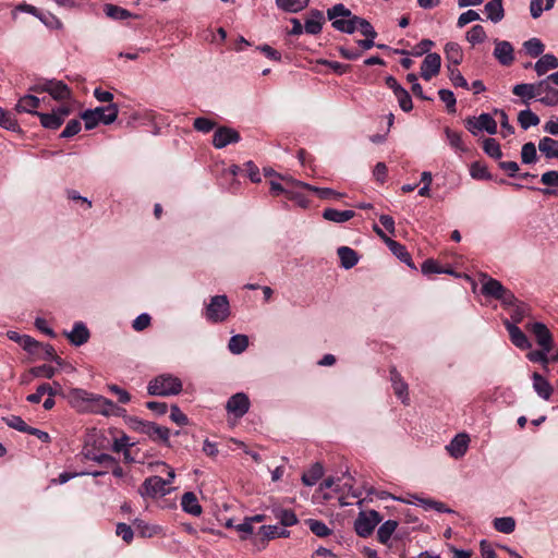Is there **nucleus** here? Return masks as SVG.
<instances>
[{"mask_svg":"<svg viewBox=\"0 0 558 558\" xmlns=\"http://www.w3.org/2000/svg\"><path fill=\"white\" fill-rule=\"evenodd\" d=\"M48 94L56 100H65L71 97V89L62 81L50 80Z\"/></svg>","mask_w":558,"mask_h":558,"instance_id":"25","label":"nucleus"},{"mask_svg":"<svg viewBox=\"0 0 558 558\" xmlns=\"http://www.w3.org/2000/svg\"><path fill=\"white\" fill-rule=\"evenodd\" d=\"M494 57L501 65L509 66L514 61V49L507 40L495 39Z\"/></svg>","mask_w":558,"mask_h":558,"instance_id":"11","label":"nucleus"},{"mask_svg":"<svg viewBox=\"0 0 558 558\" xmlns=\"http://www.w3.org/2000/svg\"><path fill=\"white\" fill-rule=\"evenodd\" d=\"M258 535L262 536L263 541H270L277 537H289L290 531L278 525H263L259 527Z\"/></svg>","mask_w":558,"mask_h":558,"instance_id":"30","label":"nucleus"},{"mask_svg":"<svg viewBox=\"0 0 558 558\" xmlns=\"http://www.w3.org/2000/svg\"><path fill=\"white\" fill-rule=\"evenodd\" d=\"M104 12L107 15V17L113 21H124L130 17H138V15L133 14L129 10L112 3H106L104 5Z\"/></svg>","mask_w":558,"mask_h":558,"instance_id":"24","label":"nucleus"},{"mask_svg":"<svg viewBox=\"0 0 558 558\" xmlns=\"http://www.w3.org/2000/svg\"><path fill=\"white\" fill-rule=\"evenodd\" d=\"M521 159L525 165L534 163L537 160V153L534 143L529 142L522 146Z\"/></svg>","mask_w":558,"mask_h":558,"instance_id":"51","label":"nucleus"},{"mask_svg":"<svg viewBox=\"0 0 558 558\" xmlns=\"http://www.w3.org/2000/svg\"><path fill=\"white\" fill-rule=\"evenodd\" d=\"M40 100L34 95H25L21 97L15 105V111L17 113H31L37 116L36 109L39 107Z\"/></svg>","mask_w":558,"mask_h":558,"instance_id":"19","label":"nucleus"},{"mask_svg":"<svg viewBox=\"0 0 558 558\" xmlns=\"http://www.w3.org/2000/svg\"><path fill=\"white\" fill-rule=\"evenodd\" d=\"M354 216L355 213L353 210H338L335 208H326L323 211L324 219L338 223L345 222L353 218Z\"/></svg>","mask_w":558,"mask_h":558,"instance_id":"32","label":"nucleus"},{"mask_svg":"<svg viewBox=\"0 0 558 558\" xmlns=\"http://www.w3.org/2000/svg\"><path fill=\"white\" fill-rule=\"evenodd\" d=\"M310 0H276V4L279 9L290 12L298 13L307 7Z\"/></svg>","mask_w":558,"mask_h":558,"instance_id":"37","label":"nucleus"},{"mask_svg":"<svg viewBox=\"0 0 558 558\" xmlns=\"http://www.w3.org/2000/svg\"><path fill=\"white\" fill-rule=\"evenodd\" d=\"M354 14L347 19H339L332 22V27L337 31L347 34H353L357 29V24L354 21Z\"/></svg>","mask_w":558,"mask_h":558,"instance_id":"44","label":"nucleus"},{"mask_svg":"<svg viewBox=\"0 0 558 558\" xmlns=\"http://www.w3.org/2000/svg\"><path fill=\"white\" fill-rule=\"evenodd\" d=\"M532 379L535 392L544 400H549L550 396L553 395L554 388L548 383V380L536 372L533 373Z\"/></svg>","mask_w":558,"mask_h":558,"instance_id":"21","label":"nucleus"},{"mask_svg":"<svg viewBox=\"0 0 558 558\" xmlns=\"http://www.w3.org/2000/svg\"><path fill=\"white\" fill-rule=\"evenodd\" d=\"M40 123L44 128L49 130H58L62 125V117L56 113H37Z\"/></svg>","mask_w":558,"mask_h":558,"instance_id":"43","label":"nucleus"},{"mask_svg":"<svg viewBox=\"0 0 558 558\" xmlns=\"http://www.w3.org/2000/svg\"><path fill=\"white\" fill-rule=\"evenodd\" d=\"M445 56L448 65L458 66L463 60V51L458 43H447L445 46Z\"/></svg>","mask_w":558,"mask_h":558,"instance_id":"26","label":"nucleus"},{"mask_svg":"<svg viewBox=\"0 0 558 558\" xmlns=\"http://www.w3.org/2000/svg\"><path fill=\"white\" fill-rule=\"evenodd\" d=\"M483 149L492 158L500 159L502 156L499 143L493 137L484 140Z\"/></svg>","mask_w":558,"mask_h":558,"instance_id":"50","label":"nucleus"},{"mask_svg":"<svg viewBox=\"0 0 558 558\" xmlns=\"http://www.w3.org/2000/svg\"><path fill=\"white\" fill-rule=\"evenodd\" d=\"M205 318L211 324H218L227 320L230 316V303L227 295H215L205 306Z\"/></svg>","mask_w":558,"mask_h":558,"instance_id":"3","label":"nucleus"},{"mask_svg":"<svg viewBox=\"0 0 558 558\" xmlns=\"http://www.w3.org/2000/svg\"><path fill=\"white\" fill-rule=\"evenodd\" d=\"M93 111L97 112V120L99 123L101 122L104 124L112 123L117 119L119 112L116 104H109L106 107H97Z\"/></svg>","mask_w":558,"mask_h":558,"instance_id":"27","label":"nucleus"},{"mask_svg":"<svg viewBox=\"0 0 558 558\" xmlns=\"http://www.w3.org/2000/svg\"><path fill=\"white\" fill-rule=\"evenodd\" d=\"M390 380L395 395L404 402V399L408 398V384L402 379L396 367L390 368Z\"/></svg>","mask_w":558,"mask_h":558,"instance_id":"23","label":"nucleus"},{"mask_svg":"<svg viewBox=\"0 0 558 558\" xmlns=\"http://www.w3.org/2000/svg\"><path fill=\"white\" fill-rule=\"evenodd\" d=\"M512 94L515 96L522 97V98H527V99L536 98L537 97L536 84H525V83L517 84L512 88Z\"/></svg>","mask_w":558,"mask_h":558,"instance_id":"46","label":"nucleus"},{"mask_svg":"<svg viewBox=\"0 0 558 558\" xmlns=\"http://www.w3.org/2000/svg\"><path fill=\"white\" fill-rule=\"evenodd\" d=\"M324 475V466L322 463H314L306 472L302 475V483L305 486H314Z\"/></svg>","mask_w":558,"mask_h":558,"instance_id":"31","label":"nucleus"},{"mask_svg":"<svg viewBox=\"0 0 558 558\" xmlns=\"http://www.w3.org/2000/svg\"><path fill=\"white\" fill-rule=\"evenodd\" d=\"M441 66V58L438 53H427L421 65V76L425 81L432 80L436 76Z\"/></svg>","mask_w":558,"mask_h":558,"instance_id":"13","label":"nucleus"},{"mask_svg":"<svg viewBox=\"0 0 558 558\" xmlns=\"http://www.w3.org/2000/svg\"><path fill=\"white\" fill-rule=\"evenodd\" d=\"M466 39L472 45L481 44L486 39V33L482 25H474L471 27V29L466 33Z\"/></svg>","mask_w":558,"mask_h":558,"instance_id":"54","label":"nucleus"},{"mask_svg":"<svg viewBox=\"0 0 558 558\" xmlns=\"http://www.w3.org/2000/svg\"><path fill=\"white\" fill-rule=\"evenodd\" d=\"M300 185L305 190L314 192L320 199H338L342 196V194L328 187H316L307 183H300Z\"/></svg>","mask_w":558,"mask_h":558,"instance_id":"40","label":"nucleus"},{"mask_svg":"<svg viewBox=\"0 0 558 558\" xmlns=\"http://www.w3.org/2000/svg\"><path fill=\"white\" fill-rule=\"evenodd\" d=\"M538 149L542 154L545 155L546 158H557L558 159V141L551 137H543L538 143Z\"/></svg>","mask_w":558,"mask_h":558,"instance_id":"35","label":"nucleus"},{"mask_svg":"<svg viewBox=\"0 0 558 558\" xmlns=\"http://www.w3.org/2000/svg\"><path fill=\"white\" fill-rule=\"evenodd\" d=\"M305 523L311 532L318 537H327L332 533V530L329 529L323 521L308 519L305 521Z\"/></svg>","mask_w":558,"mask_h":558,"instance_id":"45","label":"nucleus"},{"mask_svg":"<svg viewBox=\"0 0 558 558\" xmlns=\"http://www.w3.org/2000/svg\"><path fill=\"white\" fill-rule=\"evenodd\" d=\"M558 68V58L554 54L547 53L542 56L535 63L534 69L537 75H544L550 69Z\"/></svg>","mask_w":558,"mask_h":558,"instance_id":"34","label":"nucleus"},{"mask_svg":"<svg viewBox=\"0 0 558 558\" xmlns=\"http://www.w3.org/2000/svg\"><path fill=\"white\" fill-rule=\"evenodd\" d=\"M241 140L240 133L229 126H219L216 129L213 136V145L215 148H223L229 144L239 143Z\"/></svg>","mask_w":558,"mask_h":558,"instance_id":"8","label":"nucleus"},{"mask_svg":"<svg viewBox=\"0 0 558 558\" xmlns=\"http://www.w3.org/2000/svg\"><path fill=\"white\" fill-rule=\"evenodd\" d=\"M324 24V15L319 10H311L308 19L305 21V32L311 35H316L322 32Z\"/></svg>","mask_w":558,"mask_h":558,"instance_id":"22","label":"nucleus"},{"mask_svg":"<svg viewBox=\"0 0 558 558\" xmlns=\"http://www.w3.org/2000/svg\"><path fill=\"white\" fill-rule=\"evenodd\" d=\"M465 128L473 135H477L480 131H486L489 134L497 133V123L489 113H482L477 118L469 117L464 121Z\"/></svg>","mask_w":558,"mask_h":558,"instance_id":"6","label":"nucleus"},{"mask_svg":"<svg viewBox=\"0 0 558 558\" xmlns=\"http://www.w3.org/2000/svg\"><path fill=\"white\" fill-rule=\"evenodd\" d=\"M551 81L548 76L536 84L537 97L542 96L538 100L545 106L558 105V89L550 85Z\"/></svg>","mask_w":558,"mask_h":558,"instance_id":"9","label":"nucleus"},{"mask_svg":"<svg viewBox=\"0 0 558 558\" xmlns=\"http://www.w3.org/2000/svg\"><path fill=\"white\" fill-rule=\"evenodd\" d=\"M60 391L61 385L59 383H44L37 387L36 392L28 395L26 400L31 403H39L44 396L48 395L49 397H56Z\"/></svg>","mask_w":558,"mask_h":558,"instance_id":"15","label":"nucleus"},{"mask_svg":"<svg viewBox=\"0 0 558 558\" xmlns=\"http://www.w3.org/2000/svg\"><path fill=\"white\" fill-rule=\"evenodd\" d=\"M130 426L142 434L147 435L154 441L169 442L170 430L167 427L159 426L156 423L142 421L136 417L130 418Z\"/></svg>","mask_w":558,"mask_h":558,"instance_id":"4","label":"nucleus"},{"mask_svg":"<svg viewBox=\"0 0 558 558\" xmlns=\"http://www.w3.org/2000/svg\"><path fill=\"white\" fill-rule=\"evenodd\" d=\"M481 282H482L481 293L484 296L493 298V299L497 300L500 292L504 291L505 286L499 280L494 279L486 274L483 275Z\"/></svg>","mask_w":558,"mask_h":558,"instance_id":"18","label":"nucleus"},{"mask_svg":"<svg viewBox=\"0 0 558 558\" xmlns=\"http://www.w3.org/2000/svg\"><path fill=\"white\" fill-rule=\"evenodd\" d=\"M381 520L383 517L376 510L361 511L355 519L354 530L359 536L366 538L373 534Z\"/></svg>","mask_w":558,"mask_h":558,"instance_id":"5","label":"nucleus"},{"mask_svg":"<svg viewBox=\"0 0 558 558\" xmlns=\"http://www.w3.org/2000/svg\"><path fill=\"white\" fill-rule=\"evenodd\" d=\"M398 99L400 108L404 112H409L413 109V102L410 94L404 89L400 88L399 93L395 95Z\"/></svg>","mask_w":558,"mask_h":558,"instance_id":"64","label":"nucleus"},{"mask_svg":"<svg viewBox=\"0 0 558 558\" xmlns=\"http://www.w3.org/2000/svg\"><path fill=\"white\" fill-rule=\"evenodd\" d=\"M20 345L29 354L35 356V354H38L39 347H41V343L28 335H23L21 338Z\"/></svg>","mask_w":558,"mask_h":558,"instance_id":"57","label":"nucleus"},{"mask_svg":"<svg viewBox=\"0 0 558 558\" xmlns=\"http://www.w3.org/2000/svg\"><path fill=\"white\" fill-rule=\"evenodd\" d=\"M422 272L424 275L432 274H452L451 270L444 269L436 260L428 258L422 264Z\"/></svg>","mask_w":558,"mask_h":558,"instance_id":"55","label":"nucleus"},{"mask_svg":"<svg viewBox=\"0 0 558 558\" xmlns=\"http://www.w3.org/2000/svg\"><path fill=\"white\" fill-rule=\"evenodd\" d=\"M341 266L345 269L354 267L359 263L357 253L349 246H340L337 251Z\"/></svg>","mask_w":558,"mask_h":558,"instance_id":"28","label":"nucleus"},{"mask_svg":"<svg viewBox=\"0 0 558 558\" xmlns=\"http://www.w3.org/2000/svg\"><path fill=\"white\" fill-rule=\"evenodd\" d=\"M534 335L537 344L545 351H551L554 348V339L550 330L543 323H534L530 328Z\"/></svg>","mask_w":558,"mask_h":558,"instance_id":"12","label":"nucleus"},{"mask_svg":"<svg viewBox=\"0 0 558 558\" xmlns=\"http://www.w3.org/2000/svg\"><path fill=\"white\" fill-rule=\"evenodd\" d=\"M470 438L466 434H458L453 437L446 449L450 453L451 457L459 459L462 458L469 447Z\"/></svg>","mask_w":558,"mask_h":558,"instance_id":"17","label":"nucleus"},{"mask_svg":"<svg viewBox=\"0 0 558 558\" xmlns=\"http://www.w3.org/2000/svg\"><path fill=\"white\" fill-rule=\"evenodd\" d=\"M193 128L202 133H209L216 128V122L204 117L196 118Z\"/></svg>","mask_w":558,"mask_h":558,"instance_id":"61","label":"nucleus"},{"mask_svg":"<svg viewBox=\"0 0 558 558\" xmlns=\"http://www.w3.org/2000/svg\"><path fill=\"white\" fill-rule=\"evenodd\" d=\"M354 21L357 24V29L361 32V34L367 38H376L377 32L374 29L372 24L360 16H354Z\"/></svg>","mask_w":558,"mask_h":558,"instance_id":"56","label":"nucleus"},{"mask_svg":"<svg viewBox=\"0 0 558 558\" xmlns=\"http://www.w3.org/2000/svg\"><path fill=\"white\" fill-rule=\"evenodd\" d=\"M69 341L76 347L86 343L90 337L89 330L82 322H76L70 332H65Z\"/></svg>","mask_w":558,"mask_h":558,"instance_id":"16","label":"nucleus"},{"mask_svg":"<svg viewBox=\"0 0 558 558\" xmlns=\"http://www.w3.org/2000/svg\"><path fill=\"white\" fill-rule=\"evenodd\" d=\"M523 48L526 54H529L532 58H537L542 56V53L544 52L545 45L542 43L541 39L534 37L524 41Z\"/></svg>","mask_w":558,"mask_h":558,"instance_id":"42","label":"nucleus"},{"mask_svg":"<svg viewBox=\"0 0 558 558\" xmlns=\"http://www.w3.org/2000/svg\"><path fill=\"white\" fill-rule=\"evenodd\" d=\"M387 245L401 262L405 263L411 268H415L412 263V257L404 245L391 239H387Z\"/></svg>","mask_w":558,"mask_h":558,"instance_id":"33","label":"nucleus"},{"mask_svg":"<svg viewBox=\"0 0 558 558\" xmlns=\"http://www.w3.org/2000/svg\"><path fill=\"white\" fill-rule=\"evenodd\" d=\"M327 15H328V19L333 22L335 20H338L337 19L338 16L347 19L348 16H351L353 14L342 3H338L327 11Z\"/></svg>","mask_w":558,"mask_h":558,"instance_id":"62","label":"nucleus"},{"mask_svg":"<svg viewBox=\"0 0 558 558\" xmlns=\"http://www.w3.org/2000/svg\"><path fill=\"white\" fill-rule=\"evenodd\" d=\"M57 373V368L50 366V365H39V366H35V367H32L29 369V374L33 376V377H44V378H48V379H51Z\"/></svg>","mask_w":558,"mask_h":558,"instance_id":"60","label":"nucleus"},{"mask_svg":"<svg viewBox=\"0 0 558 558\" xmlns=\"http://www.w3.org/2000/svg\"><path fill=\"white\" fill-rule=\"evenodd\" d=\"M485 13L487 19L493 23L500 22L505 16L502 0H490L485 4Z\"/></svg>","mask_w":558,"mask_h":558,"instance_id":"29","label":"nucleus"},{"mask_svg":"<svg viewBox=\"0 0 558 558\" xmlns=\"http://www.w3.org/2000/svg\"><path fill=\"white\" fill-rule=\"evenodd\" d=\"M415 499L420 502L421 506H423L425 509H435L438 512H447L452 513L453 510L448 508L444 502L437 501L430 498H422V497H415Z\"/></svg>","mask_w":558,"mask_h":558,"instance_id":"49","label":"nucleus"},{"mask_svg":"<svg viewBox=\"0 0 558 558\" xmlns=\"http://www.w3.org/2000/svg\"><path fill=\"white\" fill-rule=\"evenodd\" d=\"M0 126L10 130L15 131L19 129V123L16 119L14 118L13 113L4 110L0 107Z\"/></svg>","mask_w":558,"mask_h":558,"instance_id":"52","label":"nucleus"},{"mask_svg":"<svg viewBox=\"0 0 558 558\" xmlns=\"http://www.w3.org/2000/svg\"><path fill=\"white\" fill-rule=\"evenodd\" d=\"M171 483L170 480H165L160 476L154 475L147 477L142 486L140 487V494L142 496L155 498L157 496H163L168 493L167 486Z\"/></svg>","mask_w":558,"mask_h":558,"instance_id":"7","label":"nucleus"},{"mask_svg":"<svg viewBox=\"0 0 558 558\" xmlns=\"http://www.w3.org/2000/svg\"><path fill=\"white\" fill-rule=\"evenodd\" d=\"M182 390V381L171 374H161L148 383L147 392L149 396H174Z\"/></svg>","mask_w":558,"mask_h":558,"instance_id":"2","label":"nucleus"},{"mask_svg":"<svg viewBox=\"0 0 558 558\" xmlns=\"http://www.w3.org/2000/svg\"><path fill=\"white\" fill-rule=\"evenodd\" d=\"M274 515L283 526H293L298 523L296 514L291 509H275Z\"/></svg>","mask_w":558,"mask_h":558,"instance_id":"39","label":"nucleus"},{"mask_svg":"<svg viewBox=\"0 0 558 558\" xmlns=\"http://www.w3.org/2000/svg\"><path fill=\"white\" fill-rule=\"evenodd\" d=\"M518 122L523 130L539 124V117L530 109L521 110L518 114Z\"/></svg>","mask_w":558,"mask_h":558,"instance_id":"38","label":"nucleus"},{"mask_svg":"<svg viewBox=\"0 0 558 558\" xmlns=\"http://www.w3.org/2000/svg\"><path fill=\"white\" fill-rule=\"evenodd\" d=\"M248 347V338L245 335L232 336L229 340L228 348L233 354H240Z\"/></svg>","mask_w":558,"mask_h":558,"instance_id":"41","label":"nucleus"},{"mask_svg":"<svg viewBox=\"0 0 558 558\" xmlns=\"http://www.w3.org/2000/svg\"><path fill=\"white\" fill-rule=\"evenodd\" d=\"M398 522L395 520H387L384 522L377 531V539L381 544H387L391 538V535L396 531Z\"/></svg>","mask_w":558,"mask_h":558,"instance_id":"36","label":"nucleus"},{"mask_svg":"<svg viewBox=\"0 0 558 558\" xmlns=\"http://www.w3.org/2000/svg\"><path fill=\"white\" fill-rule=\"evenodd\" d=\"M181 507L183 511L192 515L198 517L203 512V508L193 492H186L181 498Z\"/></svg>","mask_w":558,"mask_h":558,"instance_id":"20","label":"nucleus"},{"mask_svg":"<svg viewBox=\"0 0 558 558\" xmlns=\"http://www.w3.org/2000/svg\"><path fill=\"white\" fill-rule=\"evenodd\" d=\"M3 421L5 422V424L11 427V428H14L19 432H22V433H27L28 430V425L24 422V420L21 417V416H17V415H11L9 417H3Z\"/></svg>","mask_w":558,"mask_h":558,"instance_id":"63","label":"nucleus"},{"mask_svg":"<svg viewBox=\"0 0 558 558\" xmlns=\"http://www.w3.org/2000/svg\"><path fill=\"white\" fill-rule=\"evenodd\" d=\"M449 71V78L452 84L457 87H462L464 89H469V84L466 80L463 77L458 66L447 65Z\"/></svg>","mask_w":558,"mask_h":558,"instance_id":"59","label":"nucleus"},{"mask_svg":"<svg viewBox=\"0 0 558 558\" xmlns=\"http://www.w3.org/2000/svg\"><path fill=\"white\" fill-rule=\"evenodd\" d=\"M510 307H511L510 316H511V319L513 320L512 324L521 323L527 313L526 304L518 300L517 304L511 305Z\"/></svg>","mask_w":558,"mask_h":558,"instance_id":"58","label":"nucleus"},{"mask_svg":"<svg viewBox=\"0 0 558 558\" xmlns=\"http://www.w3.org/2000/svg\"><path fill=\"white\" fill-rule=\"evenodd\" d=\"M250 409V399L243 392H238L229 398L226 410L235 417H242Z\"/></svg>","mask_w":558,"mask_h":558,"instance_id":"10","label":"nucleus"},{"mask_svg":"<svg viewBox=\"0 0 558 558\" xmlns=\"http://www.w3.org/2000/svg\"><path fill=\"white\" fill-rule=\"evenodd\" d=\"M69 402L78 412L95 413L105 416L121 415L125 412L124 409L119 408L110 399L104 396L88 392L81 388H74L69 393Z\"/></svg>","mask_w":558,"mask_h":558,"instance_id":"1","label":"nucleus"},{"mask_svg":"<svg viewBox=\"0 0 558 558\" xmlns=\"http://www.w3.org/2000/svg\"><path fill=\"white\" fill-rule=\"evenodd\" d=\"M504 325L509 332L511 342L521 350H526L532 347L526 335L515 325L510 323L508 319L504 322Z\"/></svg>","mask_w":558,"mask_h":558,"instance_id":"14","label":"nucleus"},{"mask_svg":"<svg viewBox=\"0 0 558 558\" xmlns=\"http://www.w3.org/2000/svg\"><path fill=\"white\" fill-rule=\"evenodd\" d=\"M493 525L498 532L510 534L515 529V520L512 517L496 518Z\"/></svg>","mask_w":558,"mask_h":558,"instance_id":"47","label":"nucleus"},{"mask_svg":"<svg viewBox=\"0 0 558 558\" xmlns=\"http://www.w3.org/2000/svg\"><path fill=\"white\" fill-rule=\"evenodd\" d=\"M548 352L549 351H545L544 349L541 348V350L530 351L526 354V357L533 363H541L543 367L547 369V366L551 361V356L549 357L547 355Z\"/></svg>","mask_w":558,"mask_h":558,"instance_id":"53","label":"nucleus"},{"mask_svg":"<svg viewBox=\"0 0 558 558\" xmlns=\"http://www.w3.org/2000/svg\"><path fill=\"white\" fill-rule=\"evenodd\" d=\"M470 174L475 180H492L493 178L487 167L480 161H474L471 165Z\"/></svg>","mask_w":558,"mask_h":558,"instance_id":"48","label":"nucleus"}]
</instances>
